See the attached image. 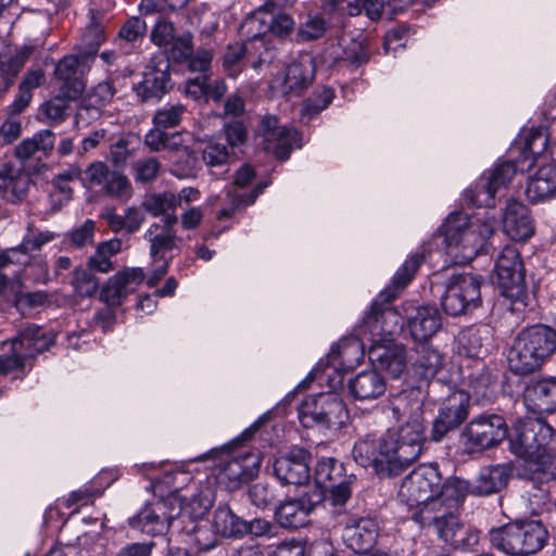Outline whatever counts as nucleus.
<instances>
[{"instance_id": "obj_1", "label": "nucleus", "mask_w": 556, "mask_h": 556, "mask_svg": "<svg viewBox=\"0 0 556 556\" xmlns=\"http://www.w3.org/2000/svg\"><path fill=\"white\" fill-rule=\"evenodd\" d=\"M425 422L419 408L396 431H387L379 439L368 434L353 447L355 462L372 466L381 476L394 477L418 459L425 442Z\"/></svg>"}, {"instance_id": "obj_2", "label": "nucleus", "mask_w": 556, "mask_h": 556, "mask_svg": "<svg viewBox=\"0 0 556 556\" xmlns=\"http://www.w3.org/2000/svg\"><path fill=\"white\" fill-rule=\"evenodd\" d=\"M553 428L541 416H527L517 420L509 433L511 452L522 459L518 475L543 483L556 479V455L546 445Z\"/></svg>"}, {"instance_id": "obj_3", "label": "nucleus", "mask_w": 556, "mask_h": 556, "mask_svg": "<svg viewBox=\"0 0 556 556\" xmlns=\"http://www.w3.org/2000/svg\"><path fill=\"white\" fill-rule=\"evenodd\" d=\"M556 352V330L546 325H534L521 330L515 338L507 361L517 375L540 370Z\"/></svg>"}, {"instance_id": "obj_4", "label": "nucleus", "mask_w": 556, "mask_h": 556, "mask_svg": "<svg viewBox=\"0 0 556 556\" xmlns=\"http://www.w3.org/2000/svg\"><path fill=\"white\" fill-rule=\"evenodd\" d=\"M456 482H460V478L452 477L443 482L437 465L424 464L403 479L397 497L401 503L414 508V513H422L432 504H443V494Z\"/></svg>"}, {"instance_id": "obj_5", "label": "nucleus", "mask_w": 556, "mask_h": 556, "mask_svg": "<svg viewBox=\"0 0 556 556\" xmlns=\"http://www.w3.org/2000/svg\"><path fill=\"white\" fill-rule=\"evenodd\" d=\"M493 231L490 220H469L463 213L451 214L445 224L447 254L457 263H467L477 256Z\"/></svg>"}, {"instance_id": "obj_6", "label": "nucleus", "mask_w": 556, "mask_h": 556, "mask_svg": "<svg viewBox=\"0 0 556 556\" xmlns=\"http://www.w3.org/2000/svg\"><path fill=\"white\" fill-rule=\"evenodd\" d=\"M548 531L541 520L528 519L507 523L490 531L493 547L509 556H530L547 543Z\"/></svg>"}, {"instance_id": "obj_7", "label": "nucleus", "mask_w": 556, "mask_h": 556, "mask_svg": "<svg viewBox=\"0 0 556 556\" xmlns=\"http://www.w3.org/2000/svg\"><path fill=\"white\" fill-rule=\"evenodd\" d=\"M495 282L503 305L511 313H520L527 306L528 293L525 285L523 265L515 247L507 245L500 253L494 266Z\"/></svg>"}, {"instance_id": "obj_8", "label": "nucleus", "mask_w": 556, "mask_h": 556, "mask_svg": "<svg viewBox=\"0 0 556 556\" xmlns=\"http://www.w3.org/2000/svg\"><path fill=\"white\" fill-rule=\"evenodd\" d=\"M53 341L54 337L39 326L29 325L21 329L16 337L1 344L0 375L23 369L27 358L48 350Z\"/></svg>"}, {"instance_id": "obj_9", "label": "nucleus", "mask_w": 556, "mask_h": 556, "mask_svg": "<svg viewBox=\"0 0 556 556\" xmlns=\"http://www.w3.org/2000/svg\"><path fill=\"white\" fill-rule=\"evenodd\" d=\"M465 484L456 482V485L447 488L443 494L444 503L432 504L422 513H414L413 519L421 527L433 528L438 536L450 544V533L458 532L464 523L458 516V509L464 503Z\"/></svg>"}, {"instance_id": "obj_10", "label": "nucleus", "mask_w": 556, "mask_h": 556, "mask_svg": "<svg viewBox=\"0 0 556 556\" xmlns=\"http://www.w3.org/2000/svg\"><path fill=\"white\" fill-rule=\"evenodd\" d=\"M298 414L305 428H339L348 419L343 401L331 392L306 396L298 408Z\"/></svg>"}, {"instance_id": "obj_11", "label": "nucleus", "mask_w": 556, "mask_h": 556, "mask_svg": "<svg viewBox=\"0 0 556 556\" xmlns=\"http://www.w3.org/2000/svg\"><path fill=\"white\" fill-rule=\"evenodd\" d=\"M508 435L505 420L498 415H480L463 430L460 441L468 454L496 446Z\"/></svg>"}, {"instance_id": "obj_12", "label": "nucleus", "mask_w": 556, "mask_h": 556, "mask_svg": "<svg viewBox=\"0 0 556 556\" xmlns=\"http://www.w3.org/2000/svg\"><path fill=\"white\" fill-rule=\"evenodd\" d=\"M481 282L471 274L453 275L442 296L441 304L446 314L459 316L481 304Z\"/></svg>"}, {"instance_id": "obj_13", "label": "nucleus", "mask_w": 556, "mask_h": 556, "mask_svg": "<svg viewBox=\"0 0 556 556\" xmlns=\"http://www.w3.org/2000/svg\"><path fill=\"white\" fill-rule=\"evenodd\" d=\"M402 326V317L395 308L375 302L370 312L365 315L358 328V334L364 339L368 337L371 345L390 343Z\"/></svg>"}, {"instance_id": "obj_14", "label": "nucleus", "mask_w": 556, "mask_h": 556, "mask_svg": "<svg viewBox=\"0 0 556 556\" xmlns=\"http://www.w3.org/2000/svg\"><path fill=\"white\" fill-rule=\"evenodd\" d=\"M470 412V395L463 390L453 391L445 397L433 421L431 438L441 441L448 432L457 429L468 418Z\"/></svg>"}, {"instance_id": "obj_15", "label": "nucleus", "mask_w": 556, "mask_h": 556, "mask_svg": "<svg viewBox=\"0 0 556 556\" xmlns=\"http://www.w3.org/2000/svg\"><path fill=\"white\" fill-rule=\"evenodd\" d=\"M516 172V165L513 162L496 165L475 188L465 191L466 199L476 206H493L496 192L507 187Z\"/></svg>"}, {"instance_id": "obj_16", "label": "nucleus", "mask_w": 556, "mask_h": 556, "mask_svg": "<svg viewBox=\"0 0 556 556\" xmlns=\"http://www.w3.org/2000/svg\"><path fill=\"white\" fill-rule=\"evenodd\" d=\"M261 132L265 151L285 161L293 148H300V135L296 130L278 125L276 116H264L261 122Z\"/></svg>"}, {"instance_id": "obj_17", "label": "nucleus", "mask_w": 556, "mask_h": 556, "mask_svg": "<svg viewBox=\"0 0 556 556\" xmlns=\"http://www.w3.org/2000/svg\"><path fill=\"white\" fill-rule=\"evenodd\" d=\"M314 78V60L306 55L289 64L285 72L271 81V88L283 96H300Z\"/></svg>"}, {"instance_id": "obj_18", "label": "nucleus", "mask_w": 556, "mask_h": 556, "mask_svg": "<svg viewBox=\"0 0 556 556\" xmlns=\"http://www.w3.org/2000/svg\"><path fill=\"white\" fill-rule=\"evenodd\" d=\"M260 466L261 458L255 453H242L226 458L220 465L218 480L228 490H237L257 473Z\"/></svg>"}, {"instance_id": "obj_19", "label": "nucleus", "mask_w": 556, "mask_h": 556, "mask_svg": "<svg viewBox=\"0 0 556 556\" xmlns=\"http://www.w3.org/2000/svg\"><path fill=\"white\" fill-rule=\"evenodd\" d=\"M274 472L283 484H305L311 478L308 452L302 447H292L275 460Z\"/></svg>"}, {"instance_id": "obj_20", "label": "nucleus", "mask_w": 556, "mask_h": 556, "mask_svg": "<svg viewBox=\"0 0 556 556\" xmlns=\"http://www.w3.org/2000/svg\"><path fill=\"white\" fill-rule=\"evenodd\" d=\"M294 25L293 18L286 13L257 10L244 20L241 30L247 35H289Z\"/></svg>"}, {"instance_id": "obj_21", "label": "nucleus", "mask_w": 556, "mask_h": 556, "mask_svg": "<svg viewBox=\"0 0 556 556\" xmlns=\"http://www.w3.org/2000/svg\"><path fill=\"white\" fill-rule=\"evenodd\" d=\"M511 469L506 464L486 466L480 469L472 481L460 479L465 484L464 500L468 494L484 496L502 491L508 483Z\"/></svg>"}, {"instance_id": "obj_22", "label": "nucleus", "mask_w": 556, "mask_h": 556, "mask_svg": "<svg viewBox=\"0 0 556 556\" xmlns=\"http://www.w3.org/2000/svg\"><path fill=\"white\" fill-rule=\"evenodd\" d=\"M503 230L514 241H526L534 235L530 210L521 202L508 200L503 214Z\"/></svg>"}, {"instance_id": "obj_23", "label": "nucleus", "mask_w": 556, "mask_h": 556, "mask_svg": "<svg viewBox=\"0 0 556 556\" xmlns=\"http://www.w3.org/2000/svg\"><path fill=\"white\" fill-rule=\"evenodd\" d=\"M176 518L166 513V503L157 501L142 507L134 517L129 518V527L142 533L163 534Z\"/></svg>"}, {"instance_id": "obj_24", "label": "nucleus", "mask_w": 556, "mask_h": 556, "mask_svg": "<svg viewBox=\"0 0 556 556\" xmlns=\"http://www.w3.org/2000/svg\"><path fill=\"white\" fill-rule=\"evenodd\" d=\"M173 87L167 63H159L143 73L142 80L134 86L142 102L159 101Z\"/></svg>"}, {"instance_id": "obj_25", "label": "nucleus", "mask_w": 556, "mask_h": 556, "mask_svg": "<svg viewBox=\"0 0 556 556\" xmlns=\"http://www.w3.org/2000/svg\"><path fill=\"white\" fill-rule=\"evenodd\" d=\"M178 223L176 214L166 215L161 223H153L144 233V239L150 243V255L152 258H163L164 253L176 245L177 235L174 229Z\"/></svg>"}, {"instance_id": "obj_26", "label": "nucleus", "mask_w": 556, "mask_h": 556, "mask_svg": "<svg viewBox=\"0 0 556 556\" xmlns=\"http://www.w3.org/2000/svg\"><path fill=\"white\" fill-rule=\"evenodd\" d=\"M525 405L533 413L553 412L556 407V379L547 378L528 383L523 392Z\"/></svg>"}, {"instance_id": "obj_27", "label": "nucleus", "mask_w": 556, "mask_h": 556, "mask_svg": "<svg viewBox=\"0 0 556 556\" xmlns=\"http://www.w3.org/2000/svg\"><path fill=\"white\" fill-rule=\"evenodd\" d=\"M377 531L374 520L361 518L344 527L342 540L353 553H368L376 542Z\"/></svg>"}, {"instance_id": "obj_28", "label": "nucleus", "mask_w": 556, "mask_h": 556, "mask_svg": "<svg viewBox=\"0 0 556 556\" xmlns=\"http://www.w3.org/2000/svg\"><path fill=\"white\" fill-rule=\"evenodd\" d=\"M315 504L307 497L289 498L275 510V519L282 528H301L308 523V516Z\"/></svg>"}, {"instance_id": "obj_29", "label": "nucleus", "mask_w": 556, "mask_h": 556, "mask_svg": "<svg viewBox=\"0 0 556 556\" xmlns=\"http://www.w3.org/2000/svg\"><path fill=\"white\" fill-rule=\"evenodd\" d=\"M369 358L378 369L387 371L392 378L400 377L406 368L405 350L402 345H371Z\"/></svg>"}, {"instance_id": "obj_30", "label": "nucleus", "mask_w": 556, "mask_h": 556, "mask_svg": "<svg viewBox=\"0 0 556 556\" xmlns=\"http://www.w3.org/2000/svg\"><path fill=\"white\" fill-rule=\"evenodd\" d=\"M441 327V314L434 306H421L408 318L409 333L418 343L428 342Z\"/></svg>"}, {"instance_id": "obj_31", "label": "nucleus", "mask_w": 556, "mask_h": 556, "mask_svg": "<svg viewBox=\"0 0 556 556\" xmlns=\"http://www.w3.org/2000/svg\"><path fill=\"white\" fill-rule=\"evenodd\" d=\"M526 195L531 203H540L556 197V164L541 166L529 177Z\"/></svg>"}, {"instance_id": "obj_32", "label": "nucleus", "mask_w": 556, "mask_h": 556, "mask_svg": "<svg viewBox=\"0 0 556 556\" xmlns=\"http://www.w3.org/2000/svg\"><path fill=\"white\" fill-rule=\"evenodd\" d=\"M349 392L361 402L377 400L386 392L384 378L376 370H367L357 374L349 381Z\"/></svg>"}, {"instance_id": "obj_33", "label": "nucleus", "mask_w": 556, "mask_h": 556, "mask_svg": "<svg viewBox=\"0 0 556 556\" xmlns=\"http://www.w3.org/2000/svg\"><path fill=\"white\" fill-rule=\"evenodd\" d=\"M492 331L486 325L470 326L462 330L457 338V351L469 358L481 357L488 351Z\"/></svg>"}, {"instance_id": "obj_34", "label": "nucleus", "mask_w": 556, "mask_h": 556, "mask_svg": "<svg viewBox=\"0 0 556 556\" xmlns=\"http://www.w3.org/2000/svg\"><path fill=\"white\" fill-rule=\"evenodd\" d=\"M212 528L224 538H241L245 534V520L237 516L228 504H219L213 514Z\"/></svg>"}, {"instance_id": "obj_35", "label": "nucleus", "mask_w": 556, "mask_h": 556, "mask_svg": "<svg viewBox=\"0 0 556 556\" xmlns=\"http://www.w3.org/2000/svg\"><path fill=\"white\" fill-rule=\"evenodd\" d=\"M114 5V0H89L85 22L87 35H104L110 23L109 13Z\"/></svg>"}, {"instance_id": "obj_36", "label": "nucleus", "mask_w": 556, "mask_h": 556, "mask_svg": "<svg viewBox=\"0 0 556 556\" xmlns=\"http://www.w3.org/2000/svg\"><path fill=\"white\" fill-rule=\"evenodd\" d=\"M424 260L422 254L416 253L410 255L395 273L391 285L380 294V298H383L387 302L394 299L410 282Z\"/></svg>"}, {"instance_id": "obj_37", "label": "nucleus", "mask_w": 556, "mask_h": 556, "mask_svg": "<svg viewBox=\"0 0 556 556\" xmlns=\"http://www.w3.org/2000/svg\"><path fill=\"white\" fill-rule=\"evenodd\" d=\"M152 41L157 46H165L166 61L177 64H186L188 59L192 56L193 45L191 37H151Z\"/></svg>"}, {"instance_id": "obj_38", "label": "nucleus", "mask_w": 556, "mask_h": 556, "mask_svg": "<svg viewBox=\"0 0 556 556\" xmlns=\"http://www.w3.org/2000/svg\"><path fill=\"white\" fill-rule=\"evenodd\" d=\"M55 136L51 130L43 129L36 132L31 138L23 140L15 149V155L20 160H28L37 152L48 155L54 147Z\"/></svg>"}, {"instance_id": "obj_39", "label": "nucleus", "mask_w": 556, "mask_h": 556, "mask_svg": "<svg viewBox=\"0 0 556 556\" xmlns=\"http://www.w3.org/2000/svg\"><path fill=\"white\" fill-rule=\"evenodd\" d=\"M166 8L165 0H141L140 11L144 14V17L132 16L128 18L118 35H146L150 16H155V12L164 11Z\"/></svg>"}, {"instance_id": "obj_40", "label": "nucleus", "mask_w": 556, "mask_h": 556, "mask_svg": "<svg viewBox=\"0 0 556 556\" xmlns=\"http://www.w3.org/2000/svg\"><path fill=\"white\" fill-rule=\"evenodd\" d=\"M344 471V465L336 458H321L315 469L316 484L325 489L353 478V476H346Z\"/></svg>"}, {"instance_id": "obj_41", "label": "nucleus", "mask_w": 556, "mask_h": 556, "mask_svg": "<svg viewBox=\"0 0 556 556\" xmlns=\"http://www.w3.org/2000/svg\"><path fill=\"white\" fill-rule=\"evenodd\" d=\"M122 240L116 238L99 243L88 260L89 269L103 274L111 271L114 268L112 257L122 251Z\"/></svg>"}, {"instance_id": "obj_42", "label": "nucleus", "mask_w": 556, "mask_h": 556, "mask_svg": "<svg viewBox=\"0 0 556 556\" xmlns=\"http://www.w3.org/2000/svg\"><path fill=\"white\" fill-rule=\"evenodd\" d=\"M367 45V37H340L338 46L342 49V53L333 51L331 55L334 61L348 60L354 64H362L368 60Z\"/></svg>"}, {"instance_id": "obj_43", "label": "nucleus", "mask_w": 556, "mask_h": 556, "mask_svg": "<svg viewBox=\"0 0 556 556\" xmlns=\"http://www.w3.org/2000/svg\"><path fill=\"white\" fill-rule=\"evenodd\" d=\"M143 208L154 217L175 214L179 206V198L170 191L151 193L144 197L142 201Z\"/></svg>"}, {"instance_id": "obj_44", "label": "nucleus", "mask_w": 556, "mask_h": 556, "mask_svg": "<svg viewBox=\"0 0 556 556\" xmlns=\"http://www.w3.org/2000/svg\"><path fill=\"white\" fill-rule=\"evenodd\" d=\"M416 352L418 356L415 361V365L420 369V375L426 379L434 377L442 366L441 354L427 344V342L420 343Z\"/></svg>"}, {"instance_id": "obj_45", "label": "nucleus", "mask_w": 556, "mask_h": 556, "mask_svg": "<svg viewBox=\"0 0 556 556\" xmlns=\"http://www.w3.org/2000/svg\"><path fill=\"white\" fill-rule=\"evenodd\" d=\"M98 52V45L91 46L85 53L79 55H65L59 61L55 66L54 74L58 79H68L70 77H77V68L81 62L88 61L93 58Z\"/></svg>"}, {"instance_id": "obj_46", "label": "nucleus", "mask_w": 556, "mask_h": 556, "mask_svg": "<svg viewBox=\"0 0 556 556\" xmlns=\"http://www.w3.org/2000/svg\"><path fill=\"white\" fill-rule=\"evenodd\" d=\"M30 49H24L23 51H15L12 53L0 52V72L8 84H12L14 78L21 72L24 63L30 54Z\"/></svg>"}, {"instance_id": "obj_47", "label": "nucleus", "mask_w": 556, "mask_h": 556, "mask_svg": "<svg viewBox=\"0 0 556 556\" xmlns=\"http://www.w3.org/2000/svg\"><path fill=\"white\" fill-rule=\"evenodd\" d=\"M101 191L104 194L122 202L130 199L132 194V188L129 179L117 170H113L108 180L101 187Z\"/></svg>"}, {"instance_id": "obj_48", "label": "nucleus", "mask_w": 556, "mask_h": 556, "mask_svg": "<svg viewBox=\"0 0 556 556\" xmlns=\"http://www.w3.org/2000/svg\"><path fill=\"white\" fill-rule=\"evenodd\" d=\"M29 179L26 176H5L0 178V190L7 201L16 203L22 201L28 190Z\"/></svg>"}, {"instance_id": "obj_49", "label": "nucleus", "mask_w": 556, "mask_h": 556, "mask_svg": "<svg viewBox=\"0 0 556 556\" xmlns=\"http://www.w3.org/2000/svg\"><path fill=\"white\" fill-rule=\"evenodd\" d=\"M125 281L126 279L118 273L111 277L101 291V300L110 306L121 305L123 300L132 292Z\"/></svg>"}, {"instance_id": "obj_50", "label": "nucleus", "mask_w": 556, "mask_h": 556, "mask_svg": "<svg viewBox=\"0 0 556 556\" xmlns=\"http://www.w3.org/2000/svg\"><path fill=\"white\" fill-rule=\"evenodd\" d=\"M68 110L70 102L65 101L62 97L54 96L40 105L39 114L50 125H59L68 117Z\"/></svg>"}, {"instance_id": "obj_51", "label": "nucleus", "mask_w": 556, "mask_h": 556, "mask_svg": "<svg viewBox=\"0 0 556 556\" xmlns=\"http://www.w3.org/2000/svg\"><path fill=\"white\" fill-rule=\"evenodd\" d=\"M185 113L186 106L180 103L166 105L155 112L153 124L162 128L176 127L180 124Z\"/></svg>"}, {"instance_id": "obj_52", "label": "nucleus", "mask_w": 556, "mask_h": 556, "mask_svg": "<svg viewBox=\"0 0 556 556\" xmlns=\"http://www.w3.org/2000/svg\"><path fill=\"white\" fill-rule=\"evenodd\" d=\"M230 157L228 147L217 141H210L202 150V160L211 168L227 164Z\"/></svg>"}, {"instance_id": "obj_53", "label": "nucleus", "mask_w": 556, "mask_h": 556, "mask_svg": "<svg viewBox=\"0 0 556 556\" xmlns=\"http://www.w3.org/2000/svg\"><path fill=\"white\" fill-rule=\"evenodd\" d=\"M450 546L455 549L471 551L479 543V531L475 528L462 525L458 532L450 533Z\"/></svg>"}, {"instance_id": "obj_54", "label": "nucleus", "mask_w": 556, "mask_h": 556, "mask_svg": "<svg viewBox=\"0 0 556 556\" xmlns=\"http://www.w3.org/2000/svg\"><path fill=\"white\" fill-rule=\"evenodd\" d=\"M334 97L333 90L324 87L315 98L307 99L301 110L302 118H311L328 108Z\"/></svg>"}, {"instance_id": "obj_55", "label": "nucleus", "mask_w": 556, "mask_h": 556, "mask_svg": "<svg viewBox=\"0 0 556 556\" xmlns=\"http://www.w3.org/2000/svg\"><path fill=\"white\" fill-rule=\"evenodd\" d=\"M73 286L78 295L90 298L97 293L99 282L87 269H76L73 277Z\"/></svg>"}, {"instance_id": "obj_56", "label": "nucleus", "mask_w": 556, "mask_h": 556, "mask_svg": "<svg viewBox=\"0 0 556 556\" xmlns=\"http://www.w3.org/2000/svg\"><path fill=\"white\" fill-rule=\"evenodd\" d=\"M386 5L384 0H356L349 3L348 12L351 16H355L364 11L369 20L376 21L381 16Z\"/></svg>"}, {"instance_id": "obj_57", "label": "nucleus", "mask_w": 556, "mask_h": 556, "mask_svg": "<svg viewBox=\"0 0 556 556\" xmlns=\"http://www.w3.org/2000/svg\"><path fill=\"white\" fill-rule=\"evenodd\" d=\"M267 187L266 182L258 184L249 194H230L232 206L230 208H223L218 217L219 218H228L231 217L236 211V208L240 206L251 205L255 202L256 198L264 191Z\"/></svg>"}, {"instance_id": "obj_58", "label": "nucleus", "mask_w": 556, "mask_h": 556, "mask_svg": "<svg viewBox=\"0 0 556 556\" xmlns=\"http://www.w3.org/2000/svg\"><path fill=\"white\" fill-rule=\"evenodd\" d=\"M351 483L352 478L329 488L323 489L325 493V501L333 507L343 506L351 497Z\"/></svg>"}, {"instance_id": "obj_59", "label": "nucleus", "mask_w": 556, "mask_h": 556, "mask_svg": "<svg viewBox=\"0 0 556 556\" xmlns=\"http://www.w3.org/2000/svg\"><path fill=\"white\" fill-rule=\"evenodd\" d=\"M94 229V222L86 219L83 225L74 228L66 238L72 245L83 248L93 242Z\"/></svg>"}, {"instance_id": "obj_60", "label": "nucleus", "mask_w": 556, "mask_h": 556, "mask_svg": "<svg viewBox=\"0 0 556 556\" xmlns=\"http://www.w3.org/2000/svg\"><path fill=\"white\" fill-rule=\"evenodd\" d=\"M116 93L113 80H104L93 87L86 96L92 103L103 108L109 104Z\"/></svg>"}, {"instance_id": "obj_61", "label": "nucleus", "mask_w": 556, "mask_h": 556, "mask_svg": "<svg viewBox=\"0 0 556 556\" xmlns=\"http://www.w3.org/2000/svg\"><path fill=\"white\" fill-rule=\"evenodd\" d=\"M249 497L254 506L265 508L274 503L276 494L268 484L255 483L249 490Z\"/></svg>"}, {"instance_id": "obj_62", "label": "nucleus", "mask_w": 556, "mask_h": 556, "mask_svg": "<svg viewBox=\"0 0 556 556\" xmlns=\"http://www.w3.org/2000/svg\"><path fill=\"white\" fill-rule=\"evenodd\" d=\"M101 108L92 103L89 99L84 98L77 108L75 114V124L77 127H86L92 121L100 117Z\"/></svg>"}, {"instance_id": "obj_63", "label": "nucleus", "mask_w": 556, "mask_h": 556, "mask_svg": "<svg viewBox=\"0 0 556 556\" xmlns=\"http://www.w3.org/2000/svg\"><path fill=\"white\" fill-rule=\"evenodd\" d=\"M160 162L155 157L140 160L135 165V178L140 182H149L156 178L160 172Z\"/></svg>"}, {"instance_id": "obj_64", "label": "nucleus", "mask_w": 556, "mask_h": 556, "mask_svg": "<svg viewBox=\"0 0 556 556\" xmlns=\"http://www.w3.org/2000/svg\"><path fill=\"white\" fill-rule=\"evenodd\" d=\"M224 132L227 143L232 148H237L245 143L248 139V130L244 124L240 121L226 123L224 125Z\"/></svg>"}]
</instances>
